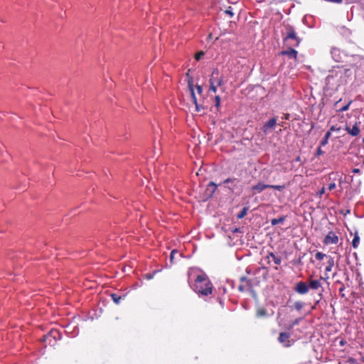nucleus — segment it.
<instances>
[{"mask_svg":"<svg viewBox=\"0 0 364 364\" xmlns=\"http://www.w3.org/2000/svg\"><path fill=\"white\" fill-rule=\"evenodd\" d=\"M323 152L322 151V150L321 149L320 147L318 148L317 149V154L318 155H320V154H322Z\"/></svg>","mask_w":364,"mask_h":364,"instance_id":"39","label":"nucleus"},{"mask_svg":"<svg viewBox=\"0 0 364 364\" xmlns=\"http://www.w3.org/2000/svg\"><path fill=\"white\" fill-rule=\"evenodd\" d=\"M238 182H239L238 179L235 178H229L223 181L224 183H233L234 186H235L238 183Z\"/></svg>","mask_w":364,"mask_h":364,"instance_id":"23","label":"nucleus"},{"mask_svg":"<svg viewBox=\"0 0 364 364\" xmlns=\"http://www.w3.org/2000/svg\"><path fill=\"white\" fill-rule=\"evenodd\" d=\"M241 284L238 287V290L241 292H244L246 290L250 289L252 287V282L246 277H241L240 279Z\"/></svg>","mask_w":364,"mask_h":364,"instance_id":"5","label":"nucleus"},{"mask_svg":"<svg viewBox=\"0 0 364 364\" xmlns=\"http://www.w3.org/2000/svg\"><path fill=\"white\" fill-rule=\"evenodd\" d=\"M216 187L217 186L215 185V183L213 182H210L209 184H208V188H207V191H209L210 193V195H213V193L216 190Z\"/></svg>","mask_w":364,"mask_h":364,"instance_id":"17","label":"nucleus"},{"mask_svg":"<svg viewBox=\"0 0 364 364\" xmlns=\"http://www.w3.org/2000/svg\"><path fill=\"white\" fill-rule=\"evenodd\" d=\"M194 290L200 295L208 296L213 291V284L205 274L198 275Z\"/></svg>","mask_w":364,"mask_h":364,"instance_id":"1","label":"nucleus"},{"mask_svg":"<svg viewBox=\"0 0 364 364\" xmlns=\"http://www.w3.org/2000/svg\"><path fill=\"white\" fill-rule=\"evenodd\" d=\"M269 188V185L264 184L262 183H258L257 184L252 186L251 190H252L253 194H255L257 193H261L262 191H263L264 190H265L266 188Z\"/></svg>","mask_w":364,"mask_h":364,"instance_id":"11","label":"nucleus"},{"mask_svg":"<svg viewBox=\"0 0 364 364\" xmlns=\"http://www.w3.org/2000/svg\"><path fill=\"white\" fill-rule=\"evenodd\" d=\"M294 290L298 294H305L308 293V291L309 290V287L306 284V283H305L304 282H299L296 284V286L294 287Z\"/></svg>","mask_w":364,"mask_h":364,"instance_id":"8","label":"nucleus"},{"mask_svg":"<svg viewBox=\"0 0 364 364\" xmlns=\"http://www.w3.org/2000/svg\"><path fill=\"white\" fill-rule=\"evenodd\" d=\"M326 255L322 252H318L315 255L316 259L318 260H322Z\"/></svg>","mask_w":364,"mask_h":364,"instance_id":"27","label":"nucleus"},{"mask_svg":"<svg viewBox=\"0 0 364 364\" xmlns=\"http://www.w3.org/2000/svg\"><path fill=\"white\" fill-rule=\"evenodd\" d=\"M196 90L198 94H201L203 92V88L200 85H196Z\"/></svg>","mask_w":364,"mask_h":364,"instance_id":"38","label":"nucleus"},{"mask_svg":"<svg viewBox=\"0 0 364 364\" xmlns=\"http://www.w3.org/2000/svg\"><path fill=\"white\" fill-rule=\"evenodd\" d=\"M209 83H210V90L211 91H213V92H217V87L218 86H217L216 85L213 83V82H209Z\"/></svg>","mask_w":364,"mask_h":364,"instance_id":"29","label":"nucleus"},{"mask_svg":"<svg viewBox=\"0 0 364 364\" xmlns=\"http://www.w3.org/2000/svg\"><path fill=\"white\" fill-rule=\"evenodd\" d=\"M360 122H356L352 128L348 124H346L345 130L351 136H356L360 133L359 124Z\"/></svg>","mask_w":364,"mask_h":364,"instance_id":"9","label":"nucleus"},{"mask_svg":"<svg viewBox=\"0 0 364 364\" xmlns=\"http://www.w3.org/2000/svg\"><path fill=\"white\" fill-rule=\"evenodd\" d=\"M225 12V14H228L230 17H232L234 16L232 9L231 6H229L228 9H226Z\"/></svg>","mask_w":364,"mask_h":364,"instance_id":"33","label":"nucleus"},{"mask_svg":"<svg viewBox=\"0 0 364 364\" xmlns=\"http://www.w3.org/2000/svg\"><path fill=\"white\" fill-rule=\"evenodd\" d=\"M325 193V188H322L318 193L317 196L321 198L322 195Z\"/></svg>","mask_w":364,"mask_h":364,"instance_id":"34","label":"nucleus"},{"mask_svg":"<svg viewBox=\"0 0 364 364\" xmlns=\"http://www.w3.org/2000/svg\"><path fill=\"white\" fill-rule=\"evenodd\" d=\"M204 52L203 51H200L198 53H197L196 55H195V59L196 60H199L203 55H204Z\"/></svg>","mask_w":364,"mask_h":364,"instance_id":"31","label":"nucleus"},{"mask_svg":"<svg viewBox=\"0 0 364 364\" xmlns=\"http://www.w3.org/2000/svg\"><path fill=\"white\" fill-rule=\"evenodd\" d=\"M321 286L320 281L318 280H311L309 282V288L313 289H318Z\"/></svg>","mask_w":364,"mask_h":364,"instance_id":"14","label":"nucleus"},{"mask_svg":"<svg viewBox=\"0 0 364 364\" xmlns=\"http://www.w3.org/2000/svg\"><path fill=\"white\" fill-rule=\"evenodd\" d=\"M281 54L283 55H287L289 58L296 59V56H297V51L296 50H294V48H289L287 50L282 51Z\"/></svg>","mask_w":364,"mask_h":364,"instance_id":"13","label":"nucleus"},{"mask_svg":"<svg viewBox=\"0 0 364 364\" xmlns=\"http://www.w3.org/2000/svg\"><path fill=\"white\" fill-rule=\"evenodd\" d=\"M359 242H360V237H359L358 235L356 233L354 236L353 241H352V246L354 248H357L359 245Z\"/></svg>","mask_w":364,"mask_h":364,"instance_id":"18","label":"nucleus"},{"mask_svg":"<svg viewBox=\"0 0 364 364\" xmlns=\"http://www.w3.org/2000/svg\"><path fill=\"white\" fill-rule=\"evenodd\" d=\"M209 82H213L215 85L218 87H221L224 85V80L223 76H220L219 70L218 69L213 70L212 72Z\"/></svg>","mask_w":364,"mask_h":364,"instance_id":"4","label":"nucleus"},{"mask_svg":"<svg viewBox=\"0 0 364 364\" xmlns=\"http://www.w3.org/2000/svg\"><path fill=\"white\" fill-rule=\"evenodd\" d=\"M334 265V260L332 257H329L328 261V265L326 267V272H331L332 270V267Z\"/></svg>","mask_w":364,"mask_h":364,"instance_id":"15","label":"nucleus"},{"mask_svg":"<svg viewBox=\"0 0 364 364\" xmlns=\"http://www.w3.org/2000/svg\"><path fill=\"white\" fill-rule=\"evenodd\" d=\"M284 217H281L279 218H274L271 220V224L272 225H276L279 223H282L284 221Z\"/></svg>","mask_w":364,"mask_h":364,"instance_id":"19","label":"nucleus"},{"mask_svg":"<svg viewBox=\"0 0 364 364\" xmlns=\"http://www.w3.org/2000/svg\"><path fill=\"white\" fill-rule=\"evenodd\" d=\"M338 242V237L333 232H329L323 240L325 244H336Z\"/></svg>","mask_w":364,"mask_h":364,"instance_id":"10","label":"nucleus"},{"mask_svg":"<svg viewBox=\"0 0 364 364\" xmlns=\"http://www.w3.org/2000/svg\"><path fill=\"white\" fill-rule=\"evenodd\" d=\"M333 130H336V129H335V127L333 126V127H331V129H330V132L333 131Z\"/></svg>","mask_w":364,"mask_h":364,"instance_id":"41","label":"nucleus"},{"mask_svg":"<svg viewBox=\"0 0 364 364\" xmlns=\"http://www.w3.org/2000/svg\"><path fill=\"white\" fill-rule=\"evenodd\" d=\"M196 105V110L197 112H200L202 109H203L201 106H200L198 102H196V104H194Z\"/></svg>","mask_w":364,"mask_h":364,"instance_id":"37","label":"nucleus"},{"mask_svg":"<svg viewBox=\"0 0 364 364\" xmlns=\"http://www.w3.org/2000/svg\"><path fill=\"white\" fill-rule=\"evenodd\" d=\"M269 188H273V189H275V190H277V191H282L285 188V186L284 185L283 186L269 185Z\"/></svg>","mask_w":364,"mask_h":364,"instance_id":"25","label":"nucleus"},{"mask_svg":"<svg viewBox=\"0 0 364 364\" xmlns=\"http://www.w3.org/2000/svg\"><path fill=\"white\" fill-rule=\"evenodd\" d=\"M233 232H239V229H238V228H236V229H235V230H234V231H233Z\"/></svg>","mask_w":364,"mask_h":364,"instance_id":"42","label":"nucleus"},{"mask_svg":"<svg viewBox=\"0 0 364 364\" xmlns=\"http://www.w3.org/2000/svg\"><path fill=\"white\" fill-rule=\"evenodd\" d=\"M351 103V101H350L346 105L342 107L341 109L338 110V112H344L348 109L349 106Z\"/></svg>","mask_w":364,"mask_h":364,"instance_id":"32","label":"nucleus"},{"mask_svg":"<svg viewBox=\"0 0 364 364\" xmlns=\"http://www.w3.org/2000/svg\"><path fill=\"white\" fill-rule=\"evenodd\" d=\"M269 257H272L274 262L276 264H281V262H282V259L280 257H277L274 253H270Z\"/></svg>","mask_w":364,"mask_h":364,"instance_id":"20","label":"nucleus"},{"mask_svg":"<svg viewBox=\"0 0 364 364\" xmlns=\"http://www.w3.org/2000/svg\"><path fill=\"white\" fill-rule=\"evenodd\" d=\"M188 89L191 92V99H192V101L194 104H196V102H197V99H196V95H195V92H194V90H193V79L192 78H190L188 79Z\"/></svg>","mask_w":364,"mask_h":364,"instance_id":"12","label":"nucleus"},{"mask_svg":"<svg viewBox=\"0 0 364 364\" xmlns=\"http://www.w3.org/2000/svg\"><path fill=\"white\" fill-rule=\"evenodd\" d=\"M176 254H178V251L176 250H173L171 251V255H170V261L171 263L173 262V259H174V257H175Z\"/></svg>","mask_w":364,"mask_h":364,"instance_id":"30","label":"nucleus"},{"mask_svg":"<svg viewBox=\"0 0 364 364\" xmlns=\"http://www.w3.org/2000/svg\"><path fill=\"white\" fill-rule=\"evenodd\" d=\"M247 210H248V208H246V207L243 208L242 210L237 214V218L238 219L243 218L247 215Z\"/></svg>","mask_w":364,"mask_h":364,"instance_id":"22","label":"nucleus"},{"mask_svg":"<svg viewBox=\"0 0 364 364\" xmlns=\"http://www.w3.org/2000/svg\"><path fill=\"white\" fill-rule=\"evenodd\" d=\"M290 333L287 332H281L278 337V341L280 343L283 344L284 347H289L291 346L290 338Z\"/></svg>","mask_w":364,"mask_h":364,"instance_id":"6","label":"nucleus"},{"mask_svg":"<svg viewBox=\"0 0 364 364\" xmlns=\"http://www.w3.org/2000/svg\"><path fill=\"white\" fill-rule=\"evenodd\" d=\"M299 321L300 318H296L293 322H291V323L289 324V326L287 327V329L291 330L294 326L297 325Z\"/></svg>","mask_w":364,"mask_h":364,"instance_id":"28","label":"nucleus"},{"mask_svg":"<svg viewBox=\"0 0 364 364\" xmlns=\"http://www.w3.org/2000/svg\"><path fill=\"white\" fill-rule=\"evenodd\" d=\"M267 314V311L264 308H259L257 310V316L258 317L266 316Z\"/></svg>","mask_w":364,"mask_h":364,"instance_id":"21","label":"nucleus"},{"mask_svg":"<svg viewBox=\"0 0 364 364\" xmlns=\"http://www.w3.org/2000/svg\"><path fill=\"white\" fill-rule=\"evenodd\" d=\"M111 297H112V299L113 301H114L116 304H119V302H120V301H121V299H122V298H121V296H117V294H112L111 295Z\"/></svg>","mask_w":364,"mask_h":364,"instance_id":"24","label":"nucleus"},{"mask_svg":"<svg viewBox=\"0 0 364 364\" xmlns=\"http://www.w3.org/2000/svg\"><path fill=\"white\" fill-rule=\"evenodd\" d=\"M228 188H229L230 190H231V191H233V190H234V188H231V187H228Z\"/></svg>","mask_w":364,"mask_h":364,"instance_id":"43","label":"nucleus"},{"mask_svg":"<svg viewBox=\"0 0 364 364\" xmlns=\"http://www.w3.org/2000/svg\"><path fill=\"white\" fill-rule=\"evenodd\" d=\"M363 142L364 143V137H363Z\"/></svg>","mask_w":364,"mask_h":364,"instance_id":"44","label":"nucleus"},{"mask_svg":"<svg viewBox=\"0 0 364 364\" xmlns=\"http://www.w3.org/2000/svg\"><path fill=\"white\" fill-rule=\"evenodd\" d=\"M284 40L285 42H287L290 40L294 41H295L294 43H291V45L293 46H298L300 43V40L296 36L294 29L291 26L287 28V36H285Z\"/></svg>","mask_w":364,"mask_h":364,"instance_id":"3","label":"nucleus"},{"mask_svg":"<svg viewBox=\"0 0 364 364\" xmlns=\"http://www.w3.org/2000/svg\"><path fill=\"white\" fill-rule=\"evenodd\" d=\"M353 173H360V169H358V168H354V169L353 170Z\"/></svg>","mask_w":364,"mask_h":364,"instance_id":"40","label":"nucleus"},{"mask_svg":"<svg viewBox=\"0 0 364 364\" xmlns=\"http://www.w3.org/2000/svg\"><path fill=\"white\" fill-rule=\"evenodd\" d=\"M331 132L328 131L326 133L323 139H322V141H321V146H325L326 144H327L328 143V139L330 138L331 136Z\"/></svg>","mask_w":364,"mask_h":364,"instance_id":"16","label":"nucleus"},{"mask_svg":"<svg viewBox=\"0 0 364 364\" xmlns=\"http://www.w3.org/2000/svg\"><path fill=\"white\" fill-rule=\"evenodd\" d=\"M336 187V185L335 183H331L329 185H328V189L329 191H332L333 189H335Z\"/></svg>","mask_w":364,"mask_h":364,"instance_id":"35","label":"nucleus"},{"mask_svg":"<svg viewBox=\"0 0 364 364\" xmlns=\"http://www.w3.org/2000/svg\"><path fill=\"white\" fill-rule=\"evenodd\" d=\"M294 306L295 309H296L297 311H300L303 308L304 304L301 301H296L294 303Z\"/></svg>","mask_w":364,"mask_h":364,"instance_id":"26","label":"nucleus"},{"mask_svg":"<svg viewBox=\"0 0 364 364\" xmlns=\"http://www.w3.org/2000/svg\"><path fill=\"white\" fill-rule=\"evenodd\" d=\"M60 337L61 335L58 331L52 330L47 335L43 336V341L50 346H53L58 340L60 339Z\"/></svg>","mask_w":364,"mask_h":364,"instance_id":"2","label":"nucleus"},{"mask_svg":"<svg viewBox=\"0 0 364 364\" xmlns=\"http://www.w3.org/2000/svg\"><path fill=\"white\" fill-rule=\"evenodd\" d=\"M215 106L216 107H219L220 105V97L219 96H215Z\"/></svg>","mask_w":364,"mask_h":364,"instance_id":"36","label":"nucleus"},{"mask_svg":"<svg viewBox=\"0 0 364 364\" xmlns=\"http://www.w3.org/2000/svg\"><path fill=\"white\" fill-rule=\"evenodd\" d=\"M277 124V119L272 118L267 121L262 127V130L264 134H267L269 131L274 130Z\"/></svg>","mask_w":364,"mask_h":364,"instance_id":"7","label":"nucleus"}]
</instances>
